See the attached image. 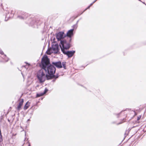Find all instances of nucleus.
Listing matches in <instances>:
<instances>
[{
  "mask_svg": "<svg viewBox=\"0 0 146 146\" xmlns=\"http://www.w3.org/2000/svg\"><path fill=\"white\" fill-rule=\"evenodd\" d=\"M71 42V41H69V40H66V39L65 38L61 40L60 46L62 52L65 50H67L70 48V43Z\"/></svg>",
  "mask_w": 146,
  "mask_h": 146,
  "instance_id": "obj_2",
  "label": "nucleus"
},
{
  "mask_svg": "<svg viewBox=\"0 0 146 146\" xmlns=\"http://www.w3.org/2000/svg\"><path fill=\"white\" fill-rule=\"evenodd\" d=\"M35 23V20L32 19H30L29 21L28 22V23L31 26L33 25Z\"/></svg>",
  "mask_w": 146,
  "mask_h": 146,
  "instance_id": "obj_12",
  "label": "nucleus"
},
{
  "mask_svg": "<svg viewBox=\"0 0 146 146\" xmlns=\"http://www.w3.org/2000/svg\"><path fill=\"white\" fill-rule=\"evenodd\" d=\"M90 6L89 5V6L87 8H86L84 11H83L81 14H82L84 11H86L87 9H89L90 8Z\"/></svg>",
  "mask_w": 146,
  "mask_h": 146,
  "instance_id": "obj_16",
  "label": "nucleus"
},
{
  "mask_svg": "<svg viewBox=\"0 0 146 146\" xmlns=\"http://www.w3.org/2000/svg\"><path fill=\"white\" fill-rule=\"evenodd\" d=\"M73 29L69 30L67 32L66 35V38L68 37V39L70 41H71V37L73 35V31L74 29H76L77 28L76 25H74L73 26Z\"/></svg>",
  "mask_w": 146,
  "mask_h": 146,
  "instance_id": "obj_6",
  "label": "nucleus"
},
{
  "mask_svg": "<svg viewBox=\"0 0 146 146\" xmlns=\"http://www.w3.org/2000/svg\"><path fill=\"white\" fill-rule=\"evenodd\" d=\"M138 120H139V118H138Z\"/></svg>",
  "mask_w": 146,
  "mask_h": 146,
  "instance_id": "obj_21",
  "label": "nucleus"
},
{
  "mask_svg": "<svg viewBox=\"0 0 146 146\" xmlns=\"http://www.w3.org/2000/svg\"><path fill=\"white\" fill-rule=\"evenodd\" d=\"M24 67L25 68H26V66H24Z\"/></svg>",
  "mask_w": 146,
  "mask_h": 146,
  "instance_id": "obj_20",
  "label": "nucleus"
},
{
  "mask_svg": "<svg viewBox=\"0 0 146 146\" xmlns=\"http://www.w3.org/2000/svg\"><path fill=\"white\" fill-rule=\"evenodd\" d=\"M97 0H95V1H94L92 3H91L90 5V6H91Z\"/></svg>",
  "mask_w": 146,
  "mask_h": 146,
  "instance_id": "obj_18",
  "label": "nucleus"
},
{
  "mask_svg": "<svg viewBox=\"0 0 146 146\" xmlns=\"http://www.w3.org/2000/svg\"><path fill=\"white\" fill-rule=\"evenodd\" d=\"M21 100H23V99H22Z\"/></svg>",
  "mask_w": 146,
  "mask_h": 146,
  "instance_id": "obj_22",
  "label": "nucleus"
},
{
  "mask_svg": "<svg viewBox=\"0 0 146 146\" xmlns=\"http://www.w3.org/2000/svg\"><path fill=\"white\" fill-rule=\"evenodd\" d=\"M27 14V13H25V16H19L18 17H19V18L21 19H24L26 18V17L25 16V15Z\"/></svg>",
  "mask_w": 146,
  "mask_h": 146,
  "instance_id": "obj_15",
  "label": "nucleus"
},
{
  "mask_svg": "<svg viewBox=\"0 0 146 146\" xmlns=\"http://www.w3.org/2000/svg\"><path fill=\"white\" fill-rule=\"evenodd\" d=\"M62 66L65 69H66V62H62Z\"/></svg>",
  "mask_w": 146,
  "mask_h": 146,
  "instance_id": "obj_14",
  "label": "nucleus"
},
{
  "mask_svg": "<svg viewBox=\"0 0 146 146\" xmlns=\"http://www.w3.org/2000/svg\"><path fill=\"white\" fill-rule=\"evenodd\" d=\"M28 144L29 145H30V144L29 143H28Z\"/></svg>",
  "mask_w": 146,
  "mask_h": 146,
  "instance_id": "obj_19",
  "label": "nucleus"
},
{
  "mask_svg": "<svg viewBox=\"0 0 146 146\" xmlns=\"http://www.w3.org/2000/svg\"><path fill=\"white\" fill-rule=\"evenodd\" d=\"M75 52L74 50L70 51H67V50H65L62 52L64 54L66 55L68 57L70 58L72 57L73 55Z\"/></svg>",
  "mask_w": 146,
  "mask_h": 146,
  "instance_id": "obj_7",
  "label": "nucleus"
},
{
  "mask_svg": "<svg viewBox=\"0 0 146 146\" xmlns=\"http://www.w3.org/2000/svg\"><path fill=\"white\" fill-rule=\"evenodd\" d=\"M52 64L54 66H55L58 68H61L62 67V63L60 61H58L56 62H52Z\"/></svg>",
  "mask_w": 146,
  "mask_h": 146,
  "instance_id": "obj_8",
  "label": "nucleus"
},
{
  "mask_svg": "<svg viewBox=\"0 0 146 146\" xmlns=\"http://www.w3.org/2000/svg\"><path fill=\"white\" fill-rule=\"evenodd\" d=\"M23 101H21L17 107V109L18 111H19L21 108V106L23 105Z\"/></svg>",
  "mask_w": 146,
  "mask_h": 146,
  "instance_id": "obj_11",
  "label": "nucleus"
},
{
  "mask_svg": "<svg viewBox=\"0 0 146 146\" xmlns=\"http://www.w3.org/2000/svg\"><path fill=\"white\" fill-rule=\"evenodd\" d=\"M56 38L58 41L61 42V40L66 38V35L64 32L60 31L56 34Z\"/></svg>",
  "mask_w": 146,
  "mask_h": 146,
  "instance_id": "obj_5",
  "label": "nucleus"
},
{
  "mask_svg": "<svg viewBox=\"0 0 146 146\" xmlns=\"http://www.w3.org/2000/svg\"><path fill=\"white\" fill-rule=\"evenodd\" d=\"M0 54L3 55L2 58L4 59L5 62H7L9 60V58L6 56L5 54H4L3 51L1 49H0Z\"/></svg>",
  "mask_w": 146,
  "mask_h": 146,
  "instance_id": "obj_9",
  "label": "nucleus"
},
{
  "mask_svg": "<svg viewBox=\"0 0 146 146\" xmlns=\"http://www.w3.org/2000/svg\"><path fill=\"white\" fill-rule=\"evenodd\" d=\"M60 50L59 46L57 43H53L52 44V47L46 51L47 54L50 55L52 53L55 54L58 53Z\"/></svg>",
  "mask_w": 146,
  "mask_h": 146,
  "instance_id": "obj_4",
  "label": "nucleus"
},
{
  "mask_svg": "<svg viewBox=\"0 0 146 146\" xmlns=\"http://www.w3.org/2000/svg\"><path fill=\"white\" fill-rule=\"evenodd\" d=\"M29 102H27L25 105L24 108V109L25 110L27 109L29 107Z\"/></svg>",
  "mask_w": 146,
  "mask_h": 146,
  "instance_id": "obj_13",
  "label": "nucleus"
},
{
  "mask_svg": "<svg viewBox=\"0 0 146 146\" xmlns=\"http://www.w3.org/2000/svg\"><path fill=\"white\" fill-rule=\"evenodd\" d=\"M41 63L43 67L46 72L47 71L48 74L47 75V79L48 80L54 79L52 80L53 82H54L56 80L57 78L59 76L58 74L56 75H54L56 71L55 68L52 65L50 64V61L49 58L47 56L42 58L41 61Z\"/></svg>",
  "mask_w": 146,
  "mask_h": 146,
  "instance_id": "obj_1",
  "label": "nucleus"
},
{
  "mask_svg": "<svg viewBox=\"0 0 146 146\" xmlns=\"http://www.w3.org/2000/svg\"><path fill=\"white\" fill-rule=\"evenodd\" d=\"M45 71L44 69L42 68L39 70L37 74V77L40 83L44 82L46 78L47 79V75L45 74Z\"/></svg>",
  "mask_w": 146,
  "mask_h": 146,
  "instance_id": "obj_3",
  "label": "nucleus"
},
{
  "mask_svg": "<svg viewBox=\"0 0 146 146\" xmlns=\"http://www.w3.org/2000/svg\"><path fill=\"white\" fill-rule=\"evenodd\" d=\"M41 100H42V98H41Z\"/></svg>",
  "mask_w": 146,
  "mask_h": 146,
  "instance_id": "obj_23",
  "label": "nucleus"
},
{
  "mask_svg": "<svg viewBox=\"0 0 146 146\" xmlns=\"http://www.w3.org/2000/svg\"><path fill=\"white\" fill-rule=\"evenodd\" d=\"M9 14V13H8V14H6V17H5L6 19L11 17H9V16H8Z\"/></svg>",
  "mask_w": 146,
  "mask_h": 146,
  "instance_id": "obj_17",
  "label": "nucleus"
},
{
  "mask_svg": "<svg viewBox=\"0 0 146 146\" xmlns=\"http://www.w3.org/2000/svg\"><path fill=\"white\" fill-rule=\"evenodd\" d=\"M48 90L47 88H45L44 91L43 92L37 94L36 95V96L38 97L43 96L45 94L48 92Z\"/></svg>",
  "mask_w": 146,
  "mask_h": 146,
  "instance_id": "obj_10",
  "label": "nucleus"
}]
</instances>
